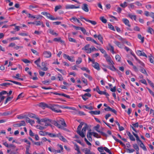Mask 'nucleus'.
Listing matches in <instances>:
<instances>
[{
    "label": "nucleus",
    "instance_id": "obj_2",
    "mask_svg": "<svg viewBox=\"0 0 154 154\" xmlns=\"http://www.w3.org/2000/svg\"><path fill=\"white\" fill-rule=\"evenodd\" d=\"M53 124L57 127L58 128L62 129L63 127H66V125L64 119L62 118H60L57 120V121H54L53 122Z\"/></svg>",
    "mask_w": 154,
    "mask_h": 154
},
{
    "label": "nucleus",
    "instance_id": "obj_44",
    "mask_svg": "<svg viewBox=\"0 0 154 154\" xmlns=\"http://www.w3.org/2000/svg\"><path fill=\"white\" fill-rule=\"evenodd\" d=\"M115 58L117 61L118 62H120L121 61V57L119 54H117L116 55Z\"/></svg>",
    "mask_w": 154,
    "mask_h": 154
},
{
    "label": "nucleus",
    "instance_id": "obj_40",
    "mask_svg": "<svg viewBox=\"0 0 154 154\" xmlns=\"http://www.w3.org/2000/svg\"><path fill=\"white\" fill-rule=\"evenodd\" d=\"M40 61V58H39L34 62V63H35V64H36L37 66L39 67H40V66L39 65Z\"/></svg>",
    "mask_w": 154,
    "mask_h": 154
},
{
    "label": "nucleus",
    "instance_id": "obj_43",
    "mask_svg": "<svg viewBox=\"0 0 154 154\" xmlns=\"http://www.w3.org/2000/svg\"><path fill=\"white\" fill-rule=\"evenodd\" d=\"M100 19L103 23H106L107 22V20L103 17H100Z\"/></svg>",
    "mask_w": 154,
    "mask_h": 154
},
{
    "label": "nucleus",
    "instance_id": "obj_50",
    "mask_svg": "<svg viewBox=\"0 0 154 154\" xmlns=\"http://www.w3.org/2000/svg\"><path fill=\"white\" fill-rule=\"evenodd\" d=\"M104 56L105 57L106 61L109 60H110V59H112L111 57L109 56H108L107 54H105V55H104Z\"/></svg>",
    "mask_w": 154,
    "mask_h": 154
},
{
    "label": "nucleus",
    "instance_id": "obj_6",
    "mask_svg": "<svg viewBox=\"0 0 154 154\" xmlns=\"http://www.w3.org/2000/svg\"><path fill=\"white\" fill-rule=\"evenodd\" d=\"M122 21L126 26H128L129 27H130L131 26V25L130 24L129 21L126 18H123L122 20ZM127 29L129 30H131V29L130 28H127Z\"/></svg>",
    "mask_w": 154,
    "mask_h": 154
},
{
    "label": "nucleus",
    "instance_id": "obj_14",
    "mask_svg": "<svg viewBox=\"0 0 154 154\" xmlns=\"http://www.w3.org/2000/svg\"><path fill=\"white\" fill-rule=\"evenodd\" d=\"M46 17L48 19L50 20H54L58 19L57 18H54L52 15H51L49 13H47Z\"/></svg>",
    "mask_w": 154,
    "mask_h": 154
},
{
    "label": "nucleus",
    "instance_id": "obj_36",
    "mask_svg": "<svg viewBox=\"0 0 154 154\" xmlns=\"http://www.w3.org/2000/svg\"><path fill=\"white\" fill-rule=\"evenodd\" d=\"M140 67V72L146 75H147V73L145 69L142 67Z\"/></svg>",
    "mask_w": 154,
    "mask_h": 154
},
{
    "label": "nucleus",
    "instance_id": "obj_53",
    "mask_svg": "<svg viewBox=\"0 0 154 154\" xmlns=\"http://www.w3.org/2000/svg\"><path fill=\"white\" fill-rule=\"evenodd\" d=\"M74 148L75 150H76L77 151V152H78L79 153H80L79 148V147L77 145H75V146Z\"/></svg>",
    "mask_w": 154,
    "mask_h": 154
},
{
    "label": "nucleus",
    "instance_id": "obj_29",
    "mask_svg": "<svg viewBox=\"0 0 154 154\" xmlns=\"http://www.w3.org/2000/svg\"><path fill=\"white\" fill-rule=\"evenodd\" d=\"M70 20H73L74 22H77L78 23L80 24V25L81 26L82 25V23H81L79 20L76 17H72L70 19Z\"/></svg>",
    "mask_w": 154,
    "mask_h": 154
},
{
    "label": "nucleus",
    "instance_id": "obj_8",
    "mask_svg": "<svg viewBox=\"0 0 154 154\" xmlns=\"http://www.w3.org/2000/svg\"><path fill=\"white\" fill-rule=\"evenodd\" d=\"M79 8V6H75L74 5H67L65 6V8L66 9Z\"/></svg>",
    "mask_w": 154,
    "mask_h": 154
},
{
    "label": "nucleus",
    "instance_id": "obj_9",
    "mask_svg": "<svg viewBox=\"0 0 154 154\" xmlns=\"http://www.w3.org/2000/svg\"><path fill=\"white\" fill-rule=\"evenodd\" d=\"M38 106L43 109H45V108H47L49 109L50 105H48L47 104L41 102L39 104Z\"/></svg>",
    "mask_w": 154,
    "mask_h": 154
},
{
    "label": "nucleus",
    "instance_id": "obj_34",
    "mask_svg": "<svg viewBox=\"0 0 154 154\" xmlns=\"http://www.w3.org/2000/svg\"><path fill=\"white\" fill-rule=\"evenodd\" d=\"M5 80L7 81H8L11 82H13V83H14L15 84L17 85H20V86L22 85L21 83L19 82H17L15 81H12V80Z\"/></svg>",
    "mask_w": 154,
    "mask_h": 154
},
{
    "label": "nucleus",
    "instance_id": "obj_16",
    "mask_svg": "<svg viewBox=\"0 0 154 154\" xmlns=\"http://www.w3.org/2000/svg\"><path fill=\"white\" fill-rule=\"evenodd\" d=\"M43 55L45 57L50 58L51 56V54L50 51H45L44 52Z\"/></svg>",
    "mask_w": 154,
    "mask_h": 154
},
{
    "label": "nucleus",
    "instance_id": "obj_57",
    "mask_svg": "<svg viewBox=\"0 0 154 154\" xmlns=\"http://www.w3.org/2000/svg\"><path fill=\"white\" fill-rule=\"evenodd\" d=\"M19 35L21 36H27L28 35V34L26 32H21L19 33Z\"/></svg>",
    "mask_w": 154,
    "mask_h": 154
},
{
    "label": "nucleus",
    "instance_id": "obj_60",
    "mask_svg": "<svg viewBox=\"0 0 154 154\" xmlns=\"http://www.w3.org/2000/svg\"><path fill=\"white\" fill-rule=\"evenodd\" d=\"M106 61L108 62V64L110 66H111L112 64H114V63L112 59Z\"/></svg>",
    "mask_w": 154,
    "mask_h": 154
},
{
    "label": "nucleus",
    "instance_id": "obj_54",
    "mask_svg": "<svg viewBox=\"0 0 154 154\" xmlns=\"http://www.w3.org/2000/svg\"><path fill=\"white\" fill-rule=\"evenodd\" d=\"M20 39L18 37H12L10 38H8L7 39L8 40H9L10 41H13L15 40H19Z\"/></svg>",
    "mask_w": 154,
    "mask_h": 154
},
{
    "label": "nucleus",
    "instance_id": "obj_38",
    "mask_svg": "<svg viewBox=\"0 0 154 154\" xmlns=\"http://www.w3.org/2000/svg\"><path fill=\"white\" fill-rule=\"evenodd\" d=\"M114 43L119 48H122V45L119 42L116 41Z\"/></svg>",
    "mask_w": 154,
    "mask_h": 154
},
{
    "label": "nucleus",
    "instance_id": "obj_39",
    "mask_svg": "<svg viewBox=\"0 0 154 154\" xmlns=\"http://www.w3.org/2000/svg\"><path fill=\"white\" fill-rule=\"evenodd\" d=\"M97 38L102 44H103V38L100 34H99L98 35Z\"/></svg>",
    "mask_w": 154,
    "mask_h": 154
},
{
    "label": "nucleus",
    "instance_id": "obj_21",
    "mask_svg": "<svg viewBox=\"0 0 154 154\" xmlns=\"http://www.w3.org/2000/svg\"><path fill=\"white\" fill-rule=\"evenodd\" d=\"M89 113L91 115H99L100 113V111L99 110L91 111Z\"/></svg>",
    "mask_w": 154,
    "mask_h": 154
},
{
    "label": "nucleus",
    "instance_id": "obj_5",
    "mask_svg": "<svg viewBox=\"0 0 154 154\" xmlns=\"http://www.w3.org/2000/svg\"><path fill=\"white\" fill-rule=\"evenodd\" d=\"M90 45L88 44L86 45L84 48H82V50H84L87 54H90L91 53V48H89Z\"/></svg>",
    "mask_w": 154,
    "mask_h": 154
},
{
    "label": "nucleus",
    "instance_id": "obj_52",
    "mask_svg": "<svg viewBox=\"0 0 154 154\" xmlns=\"http://www.w3.org/2000/svg\"><path fill=\"white\" fill-rule=\"evenodd\" d=\"M113 137L116 141L119 143L120 144H124L121 140L117 139L115 136H113Z\"/></svg>",
    "mask_w": 154,
    "mask_h": 154
},
{
    "label": "nucleus",
    "instance_id": "obj_58",
    "mask_svg": "<svg viewBox=\"0 0 154 154\" xmlns=\"http://www.w3.org/2000/svg\"><path fill=\"white\" fill-rule=\"evenodd\" d=\"M61 8V6L60 5H57L54 8V11L55 12L57 11L58 10L60 9Z\"/></svg>",
    "mask_w": 154,
    "mask_h": 154
},
{
    "label": "nucleus",
    "instance_id": "obj_48",
    "mask_svg": "<svg viewBox=\"0 0 154 154\" xmlns=\"http://www.w3.org/2000/svg\"><path fill=\"white\" fill-rule=\"evenodd\" d=\"M92 135L94 137L97 138H99L100 137V136L97 133L93 132H92Z\"/></svg>",
    "mask_w": 154,
    "mask_h": 154
},
{
    "label": "nucleus",
    "instance_id": "obj_7",
    "mask_svg": "<svg viewBox=\"0 0 154 154\" xmlns=\"http://www.w3.org/2000/svg\"><path fill=\"white\" fill-rule=\"evenodd\" d=\"M63 56L64 58L67 59L71 62L75 61V60L73 59V57H70L68 55L65 54H63Z\"/></svg>",
    "mask_w": 154,
    "mask_h": 154
},
{
    "label": "nucleus",
    "instance_id": "obj_24",
    "mask_svg": "<svg viewBox=\"0 0 154 154\" xmlns=\"http://www.w3.org/2000/svg\"><path fill=\"white\" fill-rule=\"evenodd\" d=\"M130 147V145H128L127 146V147L128 148H127V151L129 153H131L133 152L134 150V149H130L129 148Z\"/></svg>",
    "mask_w": 154,
    "mask_h": 154
},
{
    "label": "nucleus",
    "instance_id": "obj_42",
    "mask_svg": "<svg viewBox=\"0 0 154 154\" xmlns=\"http://www.w3.org/2000/svg\"><path fill=\"white\" fill-rule=\"evenodd\" d=\"M82 61V59L81 57H79L78 60L76 61V63L77 64H79L81 63Z\"/></svg>",
    "mask_w": 154,
    "mask_h": 154
},
{
    "label": "nucleus",
    "instance_id": "obj_4",
    "mask_svg": "<svg viewBox=\"0 0 154 154\" xmlns=\"http://www.w3.org/2000/svg\"><path fill=\"white\" fill-rule=\"evenodd\" d=\"M59 147L60 148L61 150L58 149L56 150L54 149L51 147H49L48 149L49 151L53 152L54 154H56L58 153H60L61 151H62L63 149V146L61 145H60L59 146Z\"/></svg>",
    "mask_w": 154,
    "mask_h": 154
},
{
    "label": "nucleus",
    "instance_id": "obj_19",
    "mask_svg": "<svg viewBox=\"0 0 154 154\" xmlns=\"http://www.w3.org/2000/svg\"><path fill=\"white\" fill-rule=\"evenodd\" d=\"M26 122L29 123L31 125H32L35 123L34 120L30 119L28 117L26 118Z\"/></svg>",
    "mask_w": 154,
    "mask_h": 154
},
{
    "label": "nucleus",
    "instance_id": "obj_25",
    "mask_svg": "<svg viewBox=\"0 0 154 154\" xmlns=\"http://www.w3.org/2000/svg\"><path fill=\"white\" fill-rule=\"evenodd\" d=\"M6 147H8L10 149H11V152L14 151L15 146L14 145H5Z\"/></svg>",
    "mask_w": 154,
    "mask_h": 154
},
{
    "label": "nucleus",
    "instance_id": "obj_23",
    "mask_svg": "<svg viewBox=\"0 0 154 154\" xmlns=\"http://www.w3.org/2000/svg\"><path fill=\"white\" fill-rule=\"evenodd\" d=\"M46 134L48 135L49 137H57V134L51 133L49 132H46Z\"/></svg>",
    "mask_w": 154,
    "mask_h": 154
},
{
    "label": "nucleus",
    "instance_id": "obj_22",
    "mask_svg": "<svg viewBox=\"0 0 154 154\" xmlns=\"http://www.w3.org/2000/svg\"><path fill=\"white\" fill-rule=\"evenodd\" d=\"M137 37L138 38L141 40V43H143L144 40V37H142L140 34H138L137 35Z\"/></svg>",
    "mask_w": 154,
    "mask_h": 154
},
{
    "label": "nucleus",
    "instance_id": "obj_13",
    "mask_svg": "<svg viewBox=\"0 0 154 154\" xmlns=\"http://www.w3.org/2000/svg\"><path fill=\"white\" fill-rule=\"evenodd\" d=\"M92 66L95 69L97 70H100V67L99 64L97 62H95V61L92 63Z\"/></svg>",
    "mask_w": 154,
    "mask_h": 154
},
{
    "label": "nucleus",
    "instance_id": "obj_32",
    "mask_svg": "<svg viewBox=\"0 0 154 154\" xmlns=\"http://www.w3.org/2000/svg\"><path fill=\"white\" fill-rule=\"evenodd\" d=\"M82 82L85 84V85H88V81L84 77H82Z\"/></svg>",
    "mask_w": 154,
    "mask_h": 154
},
{
    "label": "nucleus",
    "instance_id": "obj_17",
    "mask_svg": "<svg viewBox=\"0 0 154 154\" xmlns=\"http://www.w3.org/2000/svg\"><path fill=\"white\" fill-rule=\"evenodd\" d=\"M138 127L139 124L138 122H136L135 124H132V126L131 125L130 126V128H131V129L136 132H137V131L134 128H138Z\"/></svg>",
    "mask_w": 154,
    "mask_h": 154
},
{
    "label": "nucleus",
    "instance_id": "obj_26",
    "mask_svg": "<svg viewBox=\"0 0 154 154\" xmlns=\"http://www.w3.org/2000/svg\"><path fill=\"white\" fill-rule=\"evenodd\" d=\"M56 69L58 71H59L63 75H66V71L64 70H63L61 69H59L58 68H56Z\"/></svg>",
    "mask_w": 154,
    "mask_h": 154
},
{
    "label": "nucleus",
    "instance_id": "obj_49",
    "mask_svg": "<svg viewBox=\"0 0 154 154\" xmlns=\"http://www.w3.org/2000/svg\"><path fill=\"white\" fill-rule=\"evenodd\" d=\"M11 85L10 83H4L0 84V85L2 86L7 87L8 85Z\"/></svg>",
    "mask_w": 154,
    "mask_h": 154
},
{
    "label": "nucleus",
    "instance_id": "obj_15",
    "mask_svg": "<svg viewBox=\"0 0 154 154\" xmlns=\"http://www.w3.org/2000/svg\"><path fill=\"white\" fill-rule=\"evenodd\" d=\"M91 130L90 129L87 133V137L90 141H92V139L91 137V136L92 135V132H91Z\"/></svg>",
    "mask_w": 154,
    "mask_h": 154
},
{
    "label": "nucleus",
    "instance_id": "obj_62",
    "mask_svg": "<svg viewBox=\"0 0 154 154\" xmlns=\"http://www.w3.org/2000/svg\"><path fill=\"white\" fill-rule=\"evenodd\" d=\"M108 26L109 28L112 30L113 31H115V29L114 27V26L111 24H108Z\"/></svg>",
    "mask_w": 154,
    "mask_h": 154
},
{
    "label": "nucleus",
    "instance_id": "obj_63",
    "mask_svg": "<svg viewBox=\"0 0 154 154\" xmlns=\"http://www.w3.org/2000/svg\"><path fill=\"white\" fill-rule=\"evenodd\" d=\"M94 91H96L99 94H100V92L101 91H100V89H99V88L98 86H97L96 87V88L95 89V88L94 89Z\"/></svg>",
    "mask_w": 154,
    "mask_h": 154
},
{
    "label": "nucleus",
    "instance_id": "obj_33",
    "mask_svg": "<svg viewBox=\"0 0 154 154\" xmlns=\"http://www.w3.org/2000/svg\"><path fill=\"white\" fill-rule=\"evenodd\" d=\"M81 69L83 71H85L86 72L88 73H90V70L87 68L85 67H82L81 68Z\"/></svg>",
    "mask_w": 154,
    "mask_h": 154
},
{
    "label": "nucleus",
    "instance_id": "obj_1",
    "mask_svg": "<svg viewBox=\"0 0 154 154\" xmlns=\"http://www.w3.org/2000/svg\"><path fill=\"white\" fill-rule=\"evenodd\" d=\"M83 124L84 123L83 122H81L78 127L77 130V133L82 138L85 137L86 130L88 127L87 125L86 124H85L84 127L82 128L81 131V130Z\"/></svg>",
    "mask_w": 154,
    "mask_h": 154
},
{
    "label": "nucleus",
    "instance_id": "obj_51",
    "mask_svg": "<svg viewBox=\"0 0 154 154\" xmlns=\"http://www.w3.org/2000/svg\"><path fill=\"white\" fill-rule=\"evenodd\" d=\"M43 17L40 15H38L35 16V18L36 20L41 19Z\"/></svg>",
    "mask_w": 154,
    "mask_h": 154
},
{
    "label": "nucleus",
    "instance_id": "obj_46",
    "mask_svg": "<svg viewBox=\"0 0 154 154\" xmlns=\"http://www.w3.org/2000/svg\"><path fill=\"white\" fill-rule=\"evenodd\" d=\"M34 74L35 75V77H30V78L32 79L33 80H38V78L37 77V73L36 72H35L34 73Z\"/></svg>",
    "mask_w": 154,
    "mask_h": 154
},
{
    "label": "nucleus",
    "instance_id": "obj_30",
    "mask_svg": "<svg viewBox=\"0 0 154 154\" xmlns=\"http://www.w3.org/2000/svg\"><path fill=\"white\" fill-rule=\"evenodd\" d=\"M128 17L131 18L132 20L134 19V20L136 21V16L135 15H132L131 14H128Z\"/></svg>",
    "mask_w": 154,
    "mask_h": 154
},
{
    "label": "nucleus",
    "instance_id": "obj_47",
    "mask_svg": "<svg viewBox=\"0 0 154 154\" xmlns=\"http://www.w3.org/2000/svg\"><path fill=\"white\" fill-rule=\"evenodd\" d=\"M13 97H8L7 99H6L5 102V104H6L7 103L8 101H11L13 98Z\"/></svg>",
    "mask_w": 154,
    "mask_h": 154
},
{
    "label": "nucleus",
    "instance_id": "obj_27",
    "mask_svg": "<svg viewBox=\"0 0 154 154\" xmlns=\"http://www.w3.org/2000/svg\"><path fill=\"white\" fill-rule=\"evenodd\" d=\"M147 32L148 33H149L151 34H154V30L152 28L149 27L148 28Z\"/></svg>",
    "mask_w": 154,
    "mask_h": 154
},
{
    "label": "nucleus",
    "instance_id": "obj_45",
    "mask_svg": "<svg viewBox=\"0 0 154 154\" xmlns=\"http://www.w3.org/2000/svg\"><path fill=\"white\" fill-rule=\"evenodd\" d=\"M87 22L91 23L93 25H95L97 24V22L95 21L91 20L88 19L87 20Z\"/></svg>",
    "mask_w": 154,
    "mask_h": 154
},
{
    "label": "nucleus",
    "instance_id": "obj_3",
    "mask_svg": "<svg viewBox=\"0 0 154 154\" xmlns=\"http://www.w3.org/2000/svg\"><path fill=\"white\" fill-rule=\"evenodd\" d=\"M61 106L57 104H50L49 109L56 113H61L62 111L60 109Z\"/></svg>",
    "mask_w": 154,
    "mask_h": 154
},
{
    "label": "nucleus",
    "instance_id": "obj_12",
    "mask_svg": "<svg viewBox=\"0 0 154 154\" xmlns=\"http://www.w3.org/2000/svg\"><path fill=\"white\" fill-rule=\"evenodd\" d=\"M132 133L134 136L136 137V140L137 143L138 144H143V143L139 139V138L138 135L137 134L134 133V132H133Z\"/></svg>",
    "mask_w": 154,
    "mask_h": 154
},
{
    "label": "nucleus",
    "instance_id": "obj_28",
    "mask_svg": "<svg viewBox=\"0 0 154 154\" xmlns=\"http://www.w3.org/2000/svg\"><path fill=\"white\" fill-rule=\"evenodd\" d=\"M41 122L46 123L47 122H51V120L47 118H44L41 119Z\"/></svg>",
    "mask_w": 154,
    "mask_h": 154
},
{
    "label": "nucleus",
    "instance_id": "obj_55",
    "mask_svg": "<svg viewBox=\"0 0 154 154\" xmlns=\"http://www.w3.org/2000/svg\"><path fill=\"white\" fill-rule=\"evenodd\" d=\"M42 21H35V26H40L41 25V23Z\"/></svg>",
    "mask_w": 154,
    "mask_h": 154
},
{
    "label": "nucleus",
    "instance_id": "obj_59",
    "mask_svg": "<svg viewBox=\"0 0 154 154\" xmlns=\"http://www.w3.org/2000/svg\"><path fill=\"white\" fill-rule=\"evenodd\" d=\"M133 147L137 151V152H139V148L138 145H132Z\"/></svg>",
    "mask_w": 154,
    "mask_h": 154
},
{
    "label": "nucleus",
    "instance_id": "obj_35",
    "mask_svg": "<svg viewBox=\"0 0 154 154\" xmlns=\"http://www.w3.org/2000/svg\"><path fill=\"white\" fill-rule=\"evenodd\" d=\"M127 2H125L123 3H121L120 5V6L122 7L125 8L127 6Z\"/></svg>",
    "mask_w": 154,
    "mask_h": 154
},
{
    "label": "nucleus",
    "instance_id": "obj_61",
    "mask_svg": "<svg viewBox=\"0 0 154 154\" xmlns=\"http://www.w3.org/2000/svg\"><path fill=\"white\" fill-rule=\"evenodd\" d=\"M31 50L32 52L35 54L37 55H38V53L37 51L34 50L33 49H31Z\"/></svg>",
    "mask_w": 154,
    "mask_h": 154
},
{
    "label": "nucleus",
    "instance_id": "obj_20",
    "mask_svg": "<svg viewBox=\"0 0 154 154\" xmlns=\"http://www.w3.org/2000/svg\"><path fill=\"white\" fill-rule=\"evenodd\" d=\"M53 40L54 42H60L62 44L64 43V41L63 40H62L60 37L55 38L53 39Z\"/></svg>",
    "mask_w": 154,
    "mask_h": 154
},
{
    "label": "nucleus",
    "instance_id": "obj_64",
    "mask_svg": "<svg viewBox=\"0 0 154 154\" xmlns=\"http://www.w3.org/2000/svg\"><path fill=\"white\" fill-rule=\"evenodd\" d=\"M146 88L149 91L150 94L154 97V92L153 91H152L149 88L147 87Z\"/></svg>",
    "mask_w": 154,
    "mask_h": 154
},
{
    "label": "nucleus",
    "instance_id": "obj_37",
    "mask_svg": "<svg viewBox=\"0 0 154 154\" xmlns=\"http://www.w3.org/2000/svg\"><path fill=\"white\" fill-rule=\"evenodd\" d=\"M49 33L53 35H55L56 36L58 35V34L56 32H54V31L53 30L51 29H49Z\"/></svg>",
    "mask_w": 154,
    "mask_h": 154
},
{
    "label": "nucleus",
    "instance_id": "obj_18",
    "mask_svg": "<svg viewBox=\"0 0 154 154\" xmlns=\"http://www.w3.org/2000/svg\"><path fill=\"white\" fill-rule=\"evenodd\" d=\"M82 150L84 152H85V154H95L93 152H91L90 150L87 148H85L83 149H82Z\"/></svg>",
    "mask_w": 154,
    "mask_h": 154
},
{
    "label": "nucleus",
    "instance_id": "obj_11",
    "mask_svg": "<svg viewBox=\"0 0 154 154\" xmlns=\"http://www.w3.org/2000/svg\"><path fill=\"white\" fill-rule=\"evenodd\" d=\"M57 137L59 138L62 141L65 142H67V140L60 133H59L57 134Z\"/></svg>",
    "mask_w": 154,
    "mask_h": 154
},
{
    "label": "nucleus",
    "instance_id": "obj_41",
    "mask_svg": "<svg viewBox=\"0 0 154 154\" xmlns=\"http://www.w3.org/2000/svg\"><path fill=\"white\" fill-rule=\"evenodd\" d=\"M68 40H69V41L70 42H73L75 43H77V41H76V40L74 38H72L71 37H68Z\"/></svg>",
    "mask_w": 154,
    "mask_h": 154
},
{
    "label": "nucleus",
    "instance_id": "obj_31",
    "mask_svg": "<svg viewBox=\"0 0 154 154\" xmlns=\"http://www.w3.org/2000/svg\"><path fill=\"white\" fill-rule=\"evenodd\" d=\"M111 66H108L107 67V68L112 71H115L116 70V68L114 66V64H112Z\"/></svg>",
    "mask_w": 154,
    "mask_h": 154
},
{
    "label": "nucleus",
    "instance_id": "obj_56",
    "mask_svg": "<svg viewBox=\"0 0 154 154\" xmlns=\"http://www.w3.org/2000/svg\"><path fill=\"white\" fill-rule=\"evenodd\" d=\"M99 49L102 54H104V55H105V54H107L105 50L103 48H100Z\"/></svg>",
    "mask_w": 154,
    "mask_h": 154
},
{
    "label": "nucleus",
    "instance_id": "obj_10",
    "mask_svg": "<svg viewBox=\"0 0 154 154\" xmlns=\"http://www.w3.org/2000/svg\"><path fill=\"white\" fill-rule=\"evenodd\" d=\"M81 8L85 12H88L89 11L88 5L87 4H83Z\"/></svg>",
    "mask_w": 154,
    "mask_h": 154
}]
</instances>
